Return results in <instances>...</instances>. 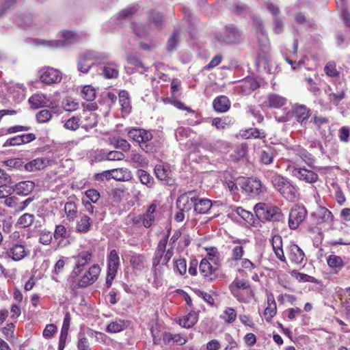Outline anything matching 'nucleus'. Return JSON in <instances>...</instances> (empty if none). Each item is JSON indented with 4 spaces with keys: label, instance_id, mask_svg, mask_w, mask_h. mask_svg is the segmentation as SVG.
Instances as JSON below:
<instances>
[{
    "label": "nucleus",
    "instance_id": "nucleus-7",
    "mask_svg": "<svg viewBox=\"0 0 350 350\" xmlns=\"http://www.w3.org/2000/svg\"><path fill=\"white\" fill-rule=\"evenodd\" d=\"M241 187L246 194L252 198L258 196L265 189L260 180L254 177L245 179L242 182Z\"/></svg>",
    "mask_w": 350,
    "mask_h": 350
},
{
    "label": "nucleus",
    "instance_id": "nucleus-55",
    "mask_svg": "<svg viewBox=\"0 0 350 350\" xmlns=\"http://www.w3.org/2000/svg\"><path fill=\"white\" fill-rule=\"evenodd\" d=\"M97 124L96 116L95 114L90 113L89 116L85 118V122L83 124L82 127L86 131H88Z\"/></svg>",
    "mask_w": 350,
    "mask_h": 350
},
{
    "label": "nucleus",
    "instance_id": "nucleus-36",
    "mask_svg": "<svg viewBox=\"0 0 350 350\" xmlns=\"http://www.w3.org/2000/svg\"><path fill=\"white\" fill-rule=\"evenodd\" d=\"M327 262L335 273H338L345 265L342 258L336 255H330L327 258Z\"/></svg>",
    "mask_w": 350,
    "mask_h": 350
},
{
    "label": "nucleus",
    "instance_id": "nucleus-28",
    "mask_svg": "<svg viewBox=\"0 0 350 350\" xmlns=\"http://www.w3.org/2000/svg\"><path fill=\"white\" fill-rule=\"evenodd\" d=\"M50 107L51 110L42 109L36 113V120L39 123H46L52 118L53 113H59V109L57 107L51 105Z\"/></svg>",
    "mask_w": 350,
    "mask_h": 350
},
{
    "label": "nucleus",
    "instance_id": "nucleus-14",
    "mask_svg": "<svg viewBox=\"0 0 350 350\" xmlns=\"http://www.w3.org/2000/svg\"><path fill=\"white\" fill-rule=\"evenodd\" d=\"M100 273V267L98 265H93L79 280L77 286L81 288H85L93 284Z\"/></svg>",
    "mask_w": 350,
    "mask_h": 350
},
{
    "label": "nucleus",
    "instance_id": "nucleus-61",
    "mask_svg": "<svg viewBox=\"0 0 350 350\" xmlns=\"http://www.w3.org/2000/svg\"><path fill=\"white\" fill-rule=\"evenodd\" d=\"M57 327L54 324L46 325L43 330L42 335L45 338H51L57 332Z\"/></svg>",
    "mask_w": 350,
    "mask_h": 350
},
{
    "label": "nucleus",
    "instance_id": "nucleus-64",
    "mask_svg": "<svg viewBox=\"0 0 350 350\" xmlns=\"http://www.w3.org/2000/svg\"><path fill=\"white\" fill-rule=\"evenodd\" d=\"M208 254L205 259L212 261L214 264L218 265L219 258L217 256L218 254L217 250L215 247H211L208 250Z\"/></svg>",
    "mask_w": 350,
    "mask_h": 350
},
{
    "label": "nucleus",
    "instance_id": "nucleus-19",
    "mask_svg": "<svg viewBox=\"0 0 350 350\" xmlns=\"http://www.w3.org/2000/svg\"><path fill=\"white\" fill-rule=\"evenodd\" d=\"M92 253L89 251L81 252L75 257L76 265L73 271L72 272V275L73 277L78 275L82 268L90 261Z\"/></svg>",
    "mask_w": 350,
    "mask_h": 350
},
{
    "label": "nucleus",
    "instance_id": "nucleus-22",
    "mask_svg": "<svg viewBox=\"0 0 350 350\" xmlns=\"http://www.w3.org/2000/svg\"><path fill=\"white\" fill-rule=\"evenodd\" d=\"M277 150L271 146H267L262 148L260 153V162L264 165H270L273 159L277 156Z\"/></svg>",
    "mask_w": 350,
    "mask_h": 350
},
{
    "label": "nucleus",
    "instance_id": "nucleus-24",
    "mask_svg": "<svg viewBox=\"0 0 350 350\" xmlns=\"http://www.w3.org/2000/svg\"><path fill=\"white\" fill-rule=\"evenodd\" d=\"M305 258V254L303 250L296 244H292L289 247V259L296 264L300 265Z\"/></svg>",
    "mask_w": 350,
    "mask_h": 350
},
{
    "label": "nucleus",
    "instance_id": "nucleus-47",
    "mask_svg": "<svg viewBox=\"0 0 350 350\" xmlns=\"http://www.w3.org/2000/svg\"><path fill=\"white\" fill-rule=\"evenodd\" d=\"M77 205L73 202H68L65 204L64 211L68 219L73 221L77 216Z\"/></svg>",
    "mask_w": 350,
    "mask_h": 350
},
{
    "label": "nucleus",
    "instance_id": "nucleus-58",
    "mask_svg": "<svg viewBox=\"0 0 350 350\" xmlns=\"http://www.w3.org/2000/svg\"><path fill=\"white\" fill-rule=\"evenodd\" d=\"M79 103L72 98H67L64 101V109L67 111H74L79 108Z\"/></svg>",
    "mask_w": 350,
    "mask_h": 350
},
{
    "label": "nucleus",
    "instance_id": "nucleus-51",
    "mask_svg": "<svg viewBox=\"0 0 350 350\" xmlns=\"http://www.w3.org/2000/svg\"><path fill=\"white\" fill-rule=\"evenodd\" d=\"M85 334L89 337H94L96 338V342L99 343L105 344L107 339V336L103 333L94 331L93 329L90 328H87L85 329Z\"/></svg>",
    "mask_w": 350,
    "mask_h": 350
},
{
    "label": "nucleus",
    "instance_id": "nucleus-44",
    "mask_svg": "<svg viewBox=\"0 0 350 350\" xmlns=\"http://www.w3.org/2000/svg\"><path fill=\"white\" fill-rule=\"evenodd\" d=\"M111 145H113L115 148L124 152L128 151L131 147L129 143L126 139L120 137H113L111 139Z\"/></svg>",
    "mask_w": 350,
    "mask_h": 350
},
{
    "label": "nucleus",
    "instance_id": "nucleus-11",
    "mask_svg": "<svg viewBox=\"0 0 350 350\" xmlns=\"http://www.w3.org/2000/svg\"><path fill=\"white\" fill-rule=\"evenodd\" d=\"M307 215V211L304 206H295L291 208L288 216V226L292 230H295L304 220Z\"/></svg>",
    "mask_w": 350,
    "mask_h": 350
},
{
    "label": "nucleus",
    "instance_id": "nucleus-50",
    "mask_svg": "<svg viewBox=\"0 0 350 350\" xmlns=\"http://www.w3.org/2000/svg\"><path fill=\"white\" fill-rule=\"evenodd\" d=\"M138 9L139 5L137 4L130 5L118 13V19L126 18L135 14Z\"/></svg>",
    "mask_w": 350,
    "mask_h": 350
},
{
    "label": "nucleus",
    "instance_id": "nucleus-63",
    "mask_svg": "<svg viewBox=\"0 0 350 350\" xmlns=\"http://www.w3.org/2000/svg\"><path fill=\"white\" fill-rule=\"evenodd\" d=\"M125 327V323L122 320H118L116 321L111 322V332H119L124 329Z\"/></svg>",
    "mask_w": 350,
    "mask_h": 350
},
{
    "label": "nucleus",
    "instance_id": "nucleus-34",
    "mask_svg": "<svg viewBox=\"0 0 350 350\" xmlns=\"http://www.w3.org/2000/svg\"><path fill=\"white\" fill-rule=\"evenodd\" d=\"M119 103L121 106L122 111L128 114L131 109V105L128 92L125 90L119 92Z\"/></svg>",
    "mask_w": 350,
    "mask_h": 350
},
{
    "label": "nucleus",
    "instance_id": "nucleus-21",
    "mask_svg": "<svg viewBox=\"0 0 350 350\" xmlns=\"http://www.w3.org/2000/svg\"><path fill=\"white\" fill-rule=\"evenodd\" d=\"M94 60L95 64L93 68H96V72L98 75H103L106 79H109V71L108 70L109 61L107 57H98L96 56Z\"/></svg>",
    "mask_w": 350,
    "mask_h": 350
},
{
    "label": "nucleus",
    "instance_id": "nucleus-10",
    "mask_svg": "<svg viewBox=\"0 0 350 350\" xmlns=\"http://www.w3.org/2000/svg\"><path fill=\"white\" fill-rule=\"evenodd\" d=\"M291 172L293 176L307 183H314L319 179V176L317 173L305 167L293 166L291 168Z\"/></svg>",
    "mask_w": 350,
    "mask_h": 350
},
{
    "label": "nucleus",
    "instance_id": "nucleus-39",
    "mask_svg": "<svg viewBox=\"0 0 350 350\" xmlns=\"http://www.w3.org/2000/svg\"><path fill=\"white\" fill-rule=\"evenodd\" d=\"M90 218L87 215H83L77 222L76 230L79 232L85 233L90 230Z\"/></svg>",
    "mask_w": 350,
    "mask_h": 350
},
{
    "label": "nucleus",
    "instance_id": "nucleus-13",
    "mask_svg": "<svg viewBox=\"0 0 350 350\" xmlns=\"http://www.w3.org/2000/svg\"><path fill=\"white\" fill-rule=\"evenodd\" d=\"M128 136L139 145L143 142H150L153 138L150 131L139 128H132L129 130Z\"/></svg>",
    "mask_w": 350,
    "mask_h": 350
},
{
    "label": "nucleus",
    "instance_id": "nucleus-23",
    "mask_svg": "<svg viewBox=\"0 0 350 350\" xmlns=\"http://www.w3.org/2000/svg\"><path fill=\"white\" fill-rule=\"evenodd\" d=\"M147 20L158 29H162L164 26L163 14L155 9H152L147 13Z\"/></svg>",
    "mask_w": 350,
    "mask_h": 350
},
{
    "label": "nucleus",
    "instance_id": "nucleus-60",
    "mask_svg": "<svg viewBox=\"0 0 350 350\" xmlns=\"http://www.w3.org/2000/svg\"><path fill=\"white\" fill-rule=\"evenodd\" d=\"M79 126V119L77 117H72L68 119L64 124V127L66 129L71 131L77 130Z\"/></svg>",
    "mask_w": 350,
    "mask_h": 350
},
{
    "label": "nucleus",
    "instance_id": "nucleus-29",
    "mask_svg": "<svg viewBox=\"0 0 350 350\" xmlns=\"http://www.w3.org/2000/svg\"><path fill=\"white\" fill-rule=\"evenodd\" d=\"M286 103V98L276 94L267 96L266 105L270 108H280Z\"/></svg>",
    "mask_w": 350,
    "mask_h": 350
},
{
    "label": "nucleus",
    "instance_id": "nucleus-32",
    "mask_svg": "<svg viewBox=\"0 0 350 350\" xmlns=\"http://www.w3.org/2000/svg\"><path fill=\"white\" fill-rule=\"evenodd\" d=\"M181 35V30L175 29L170 38L167 40L166 44V49L167 51L172 52L176 49V46L180 42V37Z\"/></svg>",
    "mask_w": 350,
    "mask_h": 350
},
{
    "label": "nucleus",
    "instance_id": "nucleus-25",
    "mask_svg": "<svg viewBox=\"0 0 350 350\" xmlns=\"http://www.w3.org/2000/svg\"><path fill=\"white\" fill-rule=\"evenodd\" d=\"M35 188V183L30 180L21 181L14 185V191L20 196H27Z\"/></svg>",
    "mask_w": 350,
    "mask_h": 350
},
{
    "label": "nucleus",
    "instance_id": "nucleus-49",
    "mask_svg": "<svg viewBox=\"0 0 350 350\" xmlns=\"http://www.w3.org/2000/svg\"><path fill=\"white\" fill-rule=\"evenodd\" d=\"M145 257L143 255H134L131 258V263L134 269L142 270L145 267Z\"/></svg>",
    "mask_w": 350,
    "mask_h": 350
},
{
    "label": "nucleus",
    "instance_id": "nucleus-33",
    "mask_svg": "<svg viewBox=\"0 0 350 350\" xmlns=\"http://www.w3.org/2000/svg\"><path fill=\"white\" fill-rule=\"evenodd\" d=\"M198 320V314L195 311L191 310L187 315L184 317L183 319H180L179 324L185 328L192 327Z\"/></svg>",
    "mask_w": 350,
    "mask_h": 350
},
{
    "label": "nucleus",
    "instance_id": "nucleus-43",
    "mask_svg": "<svg viewBox=\"0 0 350 350\" xmlns=\"http://www.w3.org/2000/svg\"><path fill=\"white\" fill-rule=\"evenodd\" d=\"M294 152L308 165H310L313 163L314 159L312 157V154H310L306 149L299 146L294 149Z\"/></svg>",
    "mask_w": 350,
    "mask_h": 350
},
{
    "label": "nucleus",
    "instance_id": "nucleus-57",
    "mask_svg": "<svg viewBox=\"0 0 350 350\" xmlns=\"http://www.w3.org/2000/svg\"><path fill=\"white\" fill-rule=\"evenodd\" d=\"M291 275H293V276H295L296 278L299 282H314L315 280H316L314 277L305 274V273H299L296 270H293L291 272Z\"/></svg>",
    "mask_w": 350,
    "mask_h": 350
},
{
    "label": "nucleus",
    "instance_id": "nucleus-54",
    "mask_svg": "<svg viewBox=\"0 0 350 350\" xmlns=\"http://www.w3.org/2000/svg\"><path fill=\"white\" fill-rule=\"evenodd\" d=\"M81 96L88 101H92L96 97V91L92 86L85 85L81 91Z\"/></svg>",
    "mask_w": 350,
    "mask_h": 350
},
{
    "label": "nucleus",
    "instance_id": "nucleus-30",
    "mask_svg": "<svg viewBox=\"0 0 350 350\" xmlns=\"http://www.w3.org/2000/svg\"><path fill=\"white\" fill-rule=\"evenodd\" d=\"M199 269L204 278H208V281L212 282L213 278L210 276L217 269V267H213L208 259H202L200 263Z\"/></svg>",
    "mask_w": 350,
    "mask_h": 350
},
{
    "label": "nucleus",
    "instance_id": "nucleus-15",
    "mask_svg": "<svg viewBox=\"0 0 350 350\" xmlns=\"http://www.w3.org/2000/svg\"><path fill=\"white\" fill-rule=\"evenodd\" d=\"M311 217L317 224L329 223L333 221L332 212L325 207H319L317 210L311 213Z\"/></svg>",
    "mask_w": 350,
    "mask_h": 350
},
{
    "label": "nucleus",
    "instance_id": "nucleus-20",
    "mask_svg": "<svg viewBox=\"0 0 350 350\" xmlns=\"http://www.w3.org/2000/svg\"><path fill=\"white\" fill-rule=\"evenodd\" d=\"M69 237V232L66 228L62 224L57 225L53 233V237L57 241L58 247H65L68 245V242H65V239Z\"/></svg>",
    "mask_w": 350,
    "mask_h": 350
},
{
    "label": "nucleus",
    "instance_id": "nucleus-5",
    "mask_svg": "<svg viewBox=\"0 0 350 350\" xmlns=\"http://www.w3.org/2000/svg\"><path fill=\"white\" fill-rule=\"evenodd\" d=\"M242 32L233 24L226 25L223 32L217 35L218 42L225 44H237L242 40Z\"/></svg>",
    "mask_w": 350,
    "mask_h": 350
},
{
    "label": "nucleus",
    "instance_id": "nucleus-18",
    "mask_svg": "<svg viewBox=\"0 0 350 350\" xmlns=\"http://www.w3.org/2000/svg\"><path fill=\"white\" fill-rule=\"evenodd\" d=\"M253 28L260 45L265 46L268 42V38L264 28L262 21L258 17H253Z\"/></svg>",
    "mask_w": 350,
    "mask_h": 350
},
{
    "label": "nucleus",
    "instance_id": "nucleus-59",
    "mask_svg": "<svg viewBox=\"0 0 350 350\" xmlns=\"http://www.w3.org/2000/svg\"><path fill=\"white\" fill-rule=\"evenodd\" d=\"M52 235L49 231L42 230L40 232L39 242L43 245H48L51 243Z\"/></svg>",
    "mask_w": 350,
    "mask_h": 350
},
{
    "label": "nucleus",
    "instance_id": "nucleus-38",
    "mask_svg": "<svg viewBox=\"0 0 350 350\" xmlns=\"http://www.w3.org/2000/svg\"><path fill=\"white\" fill-rule=\"evenodd\" d=\"M120 266V258L116 250H111V282L115 278Z\"/></svg>",
    "mask_w": 350,
    "mask_h": 350
},
{
    "label": "nucleus",
    "instance_id": "nucleus-56",
    "mask_svg": "<svg viewBox=\"0 0 350 350\" xmlns=\"http://www.w3.org/2000/svg\"><path fill=\"white\" fill-rule=\"evenodd\" d=\"M247 111L254 118H255L258 123H261L263 120L264 117L261 114L260 111L258 109L257 107L254 105H250L247 107Z\"/></svg>",
    "mask_w": 350,
    "mask_h": 350
},
{
    "label": "nucleus",
    "instance_id": "nucleus-26",
    "mask_svg": "<svg viewBox=\"0 0 350 350\" xmlns=\"http://www.w3.org/2000/svg\"><path fill=\"white\" fill-rule=\"evenodd\" d=\"M29 102L31 106L36 109L42 107H51L53 103L47 99L46 96L42 94L32 95L29 98Z\"/></svg>",
    "mask_w": 350,
    "mask_h": 350
},
{
    "label": "nucleus",
    "instance_id": "nucleus-6",
    "mask_svg": "<svg viewBox=\"0 0 350 350\" xmlns=\"http://www.w3.org/2000/svg\"><path fill=\"white\" fill-rule=\"evenodd\" d=\"M197 193L196 190L189 191L182 195L178 201L180 202L182 200L187 198V202H188L189 198L191 202L193 203L194 211L199 214L206 213L212 206V202L206 198L198 199L196 197L195 194Z\"/></svg>",
    "mask_w": 350,
    "mask_h": 350
},
{
    "label": "nucleus",
    "instance_id": "nucleus-2",
    "mask_svg": "<svg viewBox=\"0 0 350 350\" xmlns=\"http://www.w3.org/2000/svg\"><path fill=\"white\" fill-rule=\"evenodd\" d=\"M254 211L259 219L262 221L284 223V215L281 209L276 206L258 203L254 206Z\"/></svg>",
    "mask_w": 350,
    "mask_h": 350
},
{
    "label": "nucleus",
    "instance_id": "nucleus-35",
    "mask_svg": "<svg viewBox=\"0 0 350 350\" xmlns=\"http://www.w3.org/2000/svg\"><path fill=\"white\" fill-rule=\"evenodd\" d=\"M129 158L135 167H143L148 165L146 159L135 150H132L131 152Z\"/></svg>",
    "mask_w": 350,
    "mask_h": 350
},
{
    "label": "nucleus",
    "instance_id": "nucleus-52",
    "mask_svg": "<svg viewBox=\"0 0 350 350\" xmlns=\"http://www.w3.org/2000/svg\"><path fill=\"white\" fill-rule=\"evenodd\" d=\"M174 270L179 275H183L187 271V263L184 258H178L174 260Z\"/></svg>",
    "mask_w": 350,
    "mask_h": 350
},
{
    "label": "nucleus",
    "instance_id": "nucleus-62",
    "mask_svg": "<svg viewBox=\"0 0 350 350\" xmlns=\"http://www.w3.org/2000/svg\"><path fill=\"white\" fill-rule=\"evenodd\" d=\"M324 71L327 75L332 77H337L339 74L338 71L336 68L335 64L331 62H329L325 65Z\"/></svg>",
    "mask_w": 350,
    "mask_h": 350
},
{
    "label": "nucleus",
    "instance_id": "nucleus-3",
    "mask_svg": "<svg viewBox=\"0 0 350 350\" xmlns=\"http://www.w3.org/2000/svg\"><path fill=\"white\" fill-rule=\"evenodd\" d=\"M60 36L62 38V40H41L40 44L51 49L66 47L70 44L77 42L81 38L82 34L70 30H64L61 31Z\"/></svg>",
    "mask_w": 350,
    "mask_h": 350
},
{
    "label": "nucleus",
    "instance_id": "nucleus-9",
    "mask_svg": "<svg viewBox=\"0 0 350 350\" xmlns=\"http://www.w3.org/2000/svg\"><path fill=\"white\" fill-rule=\"evenodd\" d=\"M29 254V250L23 243H12L5 251V256L14 261H20Z\"/></svg>",
    "mask_w": 350,
    "mask_h": 350
},
{
    "label": "nucleus",
    "instance_id": "nucleus-1",
    "mask_svg": "<svg viewBox=\"0 0 350 350\" xmlns=\"http://www.w3.org/2000/svg\"><path fill=\"white\" fill-rule=\"evenodd\" d=\"M271 183L274 189L288 201L294 202L297 199L298 188L288 178L275 174L271 177Z\"/></svg>",
    "mask_w": 350,
    "mask_h": 350
},
{
    "label": "nucleus",
    "instance_id": "nucleus-16",
    "mask_svg": "<svg viewBox=\"0 0 350 350\" xmlns=\"http://www.w3.org/2000/svg\"><path fill=\"white\" fill-rule=\"evenodd\" d=\"M53 163V161L47 157L36 158L27 163L25 165V168L27 172H36L44 170Z\"/></svg>",
    "mask_w": 350,
    "mask_h": 350
},
{
    "label": "nucleus",
    "instance_id": "nucleus-17",
    "mask_svg": "<svg viewBox=\"0 0 350 350\" xmlns=\"http://www.w3.org/2000/svg\"><path fill=\"white\" fill-rule=\"evenodd\" d=\"M293 113L297 122L306 124L310 116V109L305 105L295 103L293 106Z\"/></svg>",
    "mask_w": 350,
    "mask_h": 350
},
{
    "label": "nucleus",
    "instance_id": "nucleus-42",
    "mask_svg": "<svg viewBox=\"0 0 350 350\" xmlns=\"http://www.w3.org/2000/svg\"><path fill=\"white\" fill-rule=\"evenodd\" d=\"M260 87L258 81L254 77H247L242 81V88L244 91H254Z\"/></svg>",
    "mask_w": 350,
    "mask_h": 350
},
{
    "label": "nucleus",
    "instance_id": "nucleus-8",
    "mask_svg": "<svg viewBox=\"0 0 350 350\" xmlns=\"http://www.w3.org/2000/svg\"><path fill=\"white\" fill-rule=\"evenodd\" d=\"M96 53L93 51H87L81 53L77 60L78 70L82 73H88L95 64Z\"/></svg>",
    "mask_w": 350,
    "mask_h": 350
},
{
    "label": "nucleus",
    "instance_id": "nucleus-46",
    "mask_svg": "<svg viewBox=\"0 0 350 350\" xmlns=\"http://www.w3.org/2000/svg\"><path fill=\"white\" fill-rule=\"evenodd\" d=\"M86 336H88L85 334V329L79 333L77 342L78 350H91Z\"/></svg>",
    "mask_w": 350,
    "mask_h": 350
},
{
    "label": "nucleus",
    "instance_id": "nucleus-48",
    "mask_svg": "<svg viewBox=\"0 0 350 350\" xmlns=\"http://www.w3.org/2000/svg\"><path fill=\"white\" fill-rule=\"evenodd\" d=\"M163 266L161 265H153L152 272L154 276V284L156 286L161 285L162 283V275H163Z\"/></svg>",
    "mask_w": 350,
    "mask_h": 350
},
{
    "label": "nucleus",
    "instance_id": "nucleus-40",
    "mask_svg": "<svg viewBox=\"0 0 350 350\" xmlns=\"http://www.w3.org/2000/svg\"><path fill=\"white\" fill-rule=\"evenodd\" d=\"M156 176L161 180H167L170 174V170L167 165H157L154 167Z\"/></svg>",
    "mask_w": 350,
    "mask_h": 350
},
{
    "label": "nucleus",
    "instance_id": "nucleus-12",
    "mask_svg": "<svg viewBox=\"0 0 350 350\" xmlns=\"http://www.w3.org/2000/svg\"><path fill=\"white\" fill-rule=\"evenodd\" d=\"M40 79L46 85L58 83L62 81V73L57 69L47 67L40 71Z\"/></svg>",
    "mask_w": 350,
    "mask_h": 350
},
{
    "label": "nucleus",
    "instance_id": "nucleus-37",
    "mask_svg": "<svg viewBox=\"0 0 350 350\" xmlns=\"http://www.w3.org/2000/svg\"><path fill=\"white\" fill-rule=\"evenodd\" d=\"M35 220V215L31 213H24L21 215L16 221V226L21 228H26L31 226Z\"/></svg>",
    "mask_w": 350,
    "mask_h": 350
},
{
    "label": "nucleus",
    "instance_id": "nucleus-27",
    "mask_svg": "<svg viewBox=\"0 0 350 350\" xmlns=\"http://www.w3.org/2000/svg\"><path fill=\"white\" fill-rule=\"evenodd\" d=\"M213 106L215 111L224 113L230 109V102L227 96H219L214 99Z\"/></svg>",
    "mask_w": 350,
    "mask_h": 350
},
{
    "label": "nucleus",
    "instance_id": "nucleus-53",
    "mask_svg": "<svg viewBox=\"0 0 350 350\" xmlns=\"http://www.w3.org/2000/svg\"><path fill=\"white\" fill-rule=\"evenodd\" d=\"M220 317L224 319L225 322L232 323L237 318V312L234 308L228 307L226 308L223 314L221 315Z\"/></svg>",
    "mask_w": 350,
    "mask_h": 350
},
{
    "label": "nucleus",
    "instance_id": "nucleus-45",
    "mask_svg": "<svg viewBox=\"0 0 350 350\" xmlns=\"http://www.w3.org/2000/svg\"><path fill=\"white\" fill-rule=\"evenodd\" d=\"M137 175L143 185H146L148 187H152L154 179L146 171L138 170Z\"/></svg>",
    "mask_w": 350,
    "mask_h": 350
},
{
    "label": "nucleus",
    "instance_id": "nucleus-31",
    "mask_svg": "<svg viewBox=\"0 0 350 350\" xmlns=\"http://www.w3.org/2000/svg\"><path fill=\"white\" fill-rule=\"evenodd\" d=\"M111 178L118 181H127L131 178V174L126 168L111 169Z\"/></svg>",
    "mask_w": 350,
    "mask_h": 350
},
{
    "label": "nucleus",
    "instance_id": "nucleus-4",
    "mask_svg": "<svg viewBox=\"0 0 350 350\" xmlns=\"http://www.w3.org/2000/svg\"><path fill=\"white\" fill-rule=\"evenodd\" d=\"M229 288L239 302H247L254 295L249 282L244 280L235 279L229 286Z\"/></svg>",
    "mask_w": 350,
    "mask_h": 350
},
{
    "label": "nucleus",
    "instance_id": "nucleus-41",
    "mask_svg": "<svg viewBox=\"0 0 350 350\" xmlns=\"http://www.w3.org/2000/svg\"><path fill=\"white\" fill-rule=\"evenodd\" d=\"M242 136L246 139H264L266 137V133L264 131L256 128H250L243 131Z\"/></svg>",
    "mask_w": 350,
    "mask_h": 350
}]
</instances>
